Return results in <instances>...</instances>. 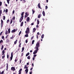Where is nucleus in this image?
<instances>
[{"label": "nucleus", "instance_id": "nucleus-1", "mask_svg": "<svg viewBox=\"0 0 74 74\" xmlns=\"http://www.w3.org/2000/svg\"><path fill=\"white\" fill-rule=\"evenodd\" d=\"M40 40L38 41V42H37L36 44V46L34 48L35 49H36V50L34 51L33 52V54L35 55V54H36L37 53V52H38V50H39L38 48L40 47Z\"/></svg>", "mask_w": 74, "mask_h": 74}, {"label": "nucleus", "instance_id": "nucleus-39", "mask_svg": "<svg viewBox=\"0 0 74 74\" xmlns=\"http://www.w3.org/2000/svg\"><path fill=\"white\" fill-rule=\"evenodd\" d=\"M12 19L13 20H15V16H14L12 18Z\"/></svg>", "mask_w": 74, "mask_h": 74}, {"label": "nucleus", "instance_id": "nucleus-2", "mask_svg": "<svg viewBox=\"0 0 74 74\" xmlns=\"http://www.w3.org/2000/svg\"><path fill=\"white\" fill-rule=\"evenodd\" d=\"M24 13L25 12H22V13H21V17L20 20H19V22L21 23L22 21V20L23 19V17H24V16H23V14H24Z\"/></svg>", "mask_w": 74, "mask_h": 74}, {"label": "nucleus", "instance_id": "nucleus-10", "mask_svg": "<svg viewBox=\"0 0 74 74\" xmlns=\"http://www.w3.org/2000/svg\"><path fill=\"white\" fill-rule=\"evenodd\" d=\"M16 32V29H14L13 30H12L11 31V32L12 33H15Z\"/></svg>", "mask_w": 74, "mask_h": 74}, {"label": "nucleus", "instance_id": "nucleus-21", "mask_svg": "<svg viewBox=\"0 0 74 74\" xmlns=\"http://www.w3.org/2000/svg\"><path fill=\"white\" fill-rule=\"evenodd\" d=\"M17 41H18V40H16V41L14 42V44H16V43H17Z\"/></svg>", "mask_w": 74, "mask_h": 74}, {"label": "nucleus", "instance_id": "nucleus-35", "mask_svg": "<svg viewBox=\"0 0 74 74\" xmlns=\"http://www.w3.org/2000/svg\"><path fill=\"white\" fill-rule=\"evenodd\" d=\"M35 41L34 40H33L32 42V44H34V42Z\"/></svg>", "mask_w": 74, "mask_h": 74}, {"label": "nucleus", "instance_id": "nucleus-34", "mask_svg": "<svg viewBox=\"0 0 74 74\" xmlns=\"http://www.w3.org/2000/svg\"><path fill=\"white\" fill-rule=\"evenodd\" d=\"M14 38V36H13V35H12V37H10V39H13V38Z\"/></svg>", "mask_w": 74, "mask_h": 74}, {"label": "nucleus", "instance_id": "nucleus-48", "mask_svg": "<svg viewBox=\"0 0 74 74\" xmlns=\"http://www.w3.org/2000/svg\"><path fill=\"white\" fill-rule=\"evenodd\" d=\"M34 38V36H33L32 37H31V40H33V38Z\"/></svg>", "mask_w": 74, "mask_h": 74}, {"label": "nucleus", "instance_id": "nucleus-17", "mask_svg": "<svg viewBox=\"0 0 74 74\" xmlns=\"http://www.w3.org/2000/svg\"><path fill=\"white\" fill-rule=\"evenodd\" d=\"M37 25H39L40 23V21L38 20V19L37 20Z\"/></svg>", "mask_w": 74, "mask_h": 74}, {"label": "nucleus", "instance_id": "nucleus-49", "mask_svg": "<svg viewBox=\"0 0 74 74\" xmlns=\"http://www.w3.org/2000/svg\"><path fill=\"white\" fill-rule=\"evenodd\" d=\"M21 39H20V40L18 42L19 44H20L21 43Z\"/></svg>", "mask_w": 74, "mask_h": 74}, {"label": "nucleus", "instance_id": "nucleus-9", "mask_svg": "<svg viewBox=\"0 0 74 74\" xmlns=\"http://www.w3.org/2000/svg\"><path fill=\"white\" fill-rule=\"evenodd\" d=\"M36 28H34L33 29V33H35V32H36Z\"/></svg>", "mask_w": 74, "mask_h": 74}, {"label": "nucleus", "instance_id": "nucleus-37", "mask_svg": "<svg viewBox=\"0 0 74 74\" xmlns=\"http://www.w3.org/2000/svg\"><path fill=\"white\" fill-rule=\"evenodd\" d=\"M2 39H3V40H4V36H2Z\"/></svg>", "mask_w": 74, "mask_h": 74}, {"label": "nucleus", "instance_id": "nucleus-32", "mask_svg": "<svg viewBox=\"0 0 74 74\" xmlns=\"http://www.w3.org/2000/svg\"><path fill=\"white\" fill-rule=\"evenodd\" d=\"M32 14H34V13L35 12V11L34 10H33V9H32Z\"/></svg>", "mask_w": 74, "mask_h": 74}, {"label": "nucleus", "instance_id": "nucleus-4", "mask_svg": "<svg viewBox=\"0 0 74 74\" xmlns=\"http://www.w3.org/2000/svg\"><path fill=\"white\" fill-rule=\"evenodd\" d=\"M25 15L24 17L25 18H26V17H27L29 15V13H28V12H27L25 13Z\"/></svg>", "mask_w": 74, "mask_h": 74}, {"label": "nucleus", "instance_id": "nucleus-61", "mask_svg": "<svg viewBox=\"0 0 74 74\" xmlns=\"http://www.w3.org/2000/svg\"><path fill=\"white\" fill-rule=\"evenodd\" d=\"M17 60H18L15 59V62H17Z\"/></svg>", "mask_w": 74, "mask_h": 74}, {"label": "nucleus", "instance_id": "nucleus-50", "mask_svg": "<svg viewBox=\"0 0 74 74\" xmlns=\"http://www.w3.org/2000/svg\"><path fill=\"white\" fill-rule=\"evenodd\" d=\"M3 32H1L0 34V36H1V35H2V33H3Z\"/></svg>", "mask_w": 74, "mask_h": 74}, {"label": "nucleus", "instance_id": "nucleus-43", "mask_svg": "<svg viewBox=\"0 0 74 74\" xmlns=\"http://www.w3.org/2000/svg\"><path fill=\"white\" fill-rule=\"evenodd\" d=\"M2 5V2L0 1V6H1Z\"/></svg>", "mask_w": 74, "mask_h": 74}, {"label": "nucleus", "instance_id": "nucleus-27", "mask_svg": "<svg viewBox=\"0 0 74 74\" xmlns=\"http://www.w3.org/2000/svg\"><path fill=\"white\" fill-rule=\"evenodd\" d=\"M1 14H2V10H0V16H1Z\"/></svg>", "mask_w": 74, "mask_h": 74}, {"label": "nucleus", "instance_id": "nucleus-55", "mask_svg": "<svg viewBox=\"0 0 74 74\" xmlns=\"http://www.w3.org/2000/svg\"><path fill=\"white\" fill-rule=\"evenodd\" d=\"M8 35H6V37H5V38H8Z\"/></svg>", "mask_w": 74, "mask_h": 74}, {"label": "nucleus", "instance_id": "nucleus-8", "mask_svg": "<svg viewBox=\"0 0 74 74\" xmlns=\"http://www.w3.org/2000/svg\"><path fill=\"white\" fill-rule=\"evenodd\" d=\"M6 71H8V63L6 64Z\"/></svg>", "mask_w": 74, "mask_h": 74}, {"label": "nucleus", "instance_id": "nucleus-57", "mask_svg": "<svg viewBox=\"0 0 74 74\" xmlns=\"http://www.w3.org/2000/svg\"><path fill=\"white\" fill-rule=\"evenodd\" d=\"M32 59L33 60V61H34V60L35 59V58L34 57H33Z\"/></svg>", "mask_w": 74, "mask_h": 74}, {"label": "nucleus", "instance_id": "nucleus-59", "mask_svg": "<svg viewBox=\"0 0 74 74\" xmlns=\"http://www.w3.org/2000/svg\"><path fill=\"white\" fill-rule=\"evenodd\" d=\"M32 71L30 72L29 74H32Z\"/></svg>", "mask_w": 74, "mask_h": 74}, {"label": "nucleus", "instance_id": "nucleus-29", "mask_svg": "<svg viewBox=\"0 0 74 74\" xmlns=\"http://www.w3.org/2000/svg\"><path fill=\"white\" fill-rule=\"evenodd\" d=\"M7 2L8 4L10 3V0H7Z\"/></svg>", "mask_w": 74, "mask_h": 74}, {"label": "nucleus", "instance_id": "nucleus-14", "mask_svg": "<svg viewBox=\"0 0 74 74\" xmlns=\"http://www.w3.org/2000/svg\"><path fill=\"white\" fill-rule=\"evenodd\" d=\"M1 27H2L3 23V20L1 19Z\"/></svg>", "mask_w": 74, "mask_h": 74}, {"label": "nucleus", "instance_id": "nucleus-12", "mask_svg": "<svg viewBox=\"0 0 74 74\" xmlns=\"http://www.w3.org/2000/svg\"><path fill=\"white\" fill-rule=\"evenodd\" d=\"M26 34L25 35V37H29V35H28V34H29V33H26Z\"/></svg>", "mask_w": 74, "mask_h": 74}, {"label": "nucleus", "instance_id": "nucleus-28", "mask_svg": "<svg viewBox=\"0 0 74 74\" xmlns=\"http://www.w3.org/2000/svg\"><path fill=\"white\" fill-rule=\"evenodd\" d=\"M22 3H26V0H23Z\"/></svg>", "mask_w": 74, "mask_h": 74}, {"label": "nucleus", "instance_id": "nucleus-22", "mask_svg": "<svg viewBox=\"0 0 74 74\" xmlns=\"http://www.w3.org/2000/svg\"><path fill=\"white\" fill-rule=\"evenodd\" d=\"M10 28H9L8 29V33L9 34V33H10V32H11V31H10Z\"/></svg>", "mask_w": 74, "mask_h": 74}, {"label": "nucleus", "instance_id": "nucleus-23", "mask_svg": "<svg viewBox=\"0 0 74 74\" xmlns=\"http://www.w3.org/2000/svg\"><path fill=\"white\" fill-rule=\"evenodd\" d=\"M27 59L30 60V56H28L27 57Z\"/></svg>", "mask_w": 74, "mask_h": 74}, {"label": "nucleus", "instance_id": "nucleus-54", "mask_svg": "<svg viewBox=\"0 0 74 74\" xmlns=\"http://www.w3.org/2000/svg\"><path fill=\"white\" fill-rule=\"evenodd\" d=\"M36 56H37V55L36 54H35L34 55V58L36 57Z\"/></svg>", "mask_w": 74, "mask_h": 74}, {"label": "nucleus", "instance_id": "nucleus-38", "mask_svg": "<svg viewBox=\"0 0 74 74\" xmlns=\"http://www.w3.org/2000/svg\"><path fill=\"white\" fill-rule=\"evenodd\" d=\"M9 22H10V20L8 19L7 20V23H8Z\"/></svg>", "mask_w": 74, "mask_h": 74}, {"label": "nucleus", "instance_id": "nucleus-7", "mask_svg": "<svg viewBox=\"0 0 74 74\" xmlns=\"http://www.w3.org/2000/svg\"><path fill=\"white\" fill-rule=\"evenodd\" d=\"M11 70L12 71H14L16 70L15 68V67H12L11 68Z\"/></svg>", "mask_w": 74, "mask_h": 74}, {"label": "nucleus", "instance_id": "nucleus-5", "mask_svg": "<svg viewBox=\"0 0 74 74\" xmlns=\"http://www.w3.org/2000/svg\"><path fill=\"white\" fill-rule=\"evenodd\" d=\"M12 58H13V52H12L11 53V57H10V60L11 61L12 59Z\"/></svg>", "mask_w": 74, "mask_h": 74}, {"label": "nucleus", "instance_id": "nucleus-6", "mask_svg": "<svg viewBox=\"0 0 74 74\" xmlns=\"http://www.w3.org/2000/svg\"><path fill=\"white\" fill-rule=\"evenodd\" d=\"M38 6L39 8H40V9H42V8L41 7V5L40 4V3H39L38 4Z\"/></svg>", "mask_w": 74, "mask_h": 74}, {"label": "nucleus", "instance_id": "nucleus-60", "mask_svg": "<svg viewBox=\"0 0 74 74\" xmlns=\"http://www.w3.org/2000/svg\"><path fill=\"white\" fill-rule=\"evenodd\" d=\"M21 62H22V59H20V64L21 63Z\"/></svg>", "mask_w": 74, "mask_h": 74}, {"label": "nucleus", "instance_id": "nucleus-63", "mask_svg": "<svg viewBox=\"0 0 74 74\" xmlns=\"http://www.w3.org/2000/svg\"><path fill=\"white\" fill-rule=\"evenodd\" d=\"M27 65H29V62H28L27 63Z\"/></svg>", "mask_w": 74, "mask_h": 74}, {"label": "nucleus", "instance_id": "nucleus-3", "mask_svg": "<svg viewBox=\"0 0 74 74\" xmlns=\"http://www.w3.org/2000/svg\"><path fill=\"white\" fill-rule=\"evenodd\" d=\"M30 33V29H29V28L28 27L26 29V30L25 31V33H28L29 34Z\"/></svg>", "mask_w": 74, "mask_h": 74}, {"label": "nucleus", "instance_id": "nucleus-62", "mask_svg": "<svg viewBox=\"0 0 74 74\" xmlns=\"http://www.w3.org/2000/svg\"><path fill=\"white\" fill-rule=\"evenodd\" d=\"M23 55V53H21V56H22Z\"/></svg>", "mask_w": 74, "mask_h": 74}, {"label": "nucleus", "instance_id": "nucleus-15", "mask_svg": "<svg viewBox=\"0 0 74 74\" xmlns=\"http://www.w3.org/2000/svg\"><path fill=\"white\" fill-rule=\"evenodd\" d=\"M25 49V47H23L22 48V50L21 51V52H23V51H24V50Z\"/></svg>", "mask_w": 74, "mask_h": 74}, {"label": "nucleus", "instance_id": "nucleus-52", "mask_svg": "<svg viewBox=\"0 0 74 74\" xmlns=\"http://www.w3.org/2000/svg\"><path fill=\"white\" fill-rule=\"evenodd\" d=\"M4 73V71H2L1 73V74H3Z\"/></svg>", "mask_w": 74, "mask_h": 74}, {"label": "nucleus", "instance_id": "nucleus-18", "mask_svg": "<svg viewBox=\"0 0 74 74\" xmlns=\"http://www.w3.org/2000/svg\"><path fill=\"white\" fill-rule=\"evenodd\" d=\"M23 22H21L20 24V26H23Z\"/></svg>", "mask_w": 74, "mask_h": 74}, {"label": "nucleus", "instance_id": "nucleus-25", "mask_svg": "<svg viewBox=\"0 0 74 74\" xmlns=\"http://www.w3.org/2000/svg\"><path fill=\"white\" fill-rule=\"evenodd\" d=\"M42 14L43 15L45 16V12L44 11H43L42 12Z\"/></svg>", "mask_w": 74, "mask_h": 74}, {"label": "nucleus", "instance_id": "nucleus-19", "mask_svg": "<svg viewBox=\"0 0 74 74\" xmlns=\"http://www.w3.org/2000/svg\"><path fill=\"white\" fill-rule=\"evenodd\" d=\"M41 14H39L38 15V18H41Z\"/></svg>", "mask_w": 74, "mask_h": 74}, {"label": "nucleus", "instance_id": "nucleus-51", "mask_svg": "<svg viewBox=\"0 0 74 74\" xmlns=\"http://www.w3.org/2000/svg\"><path fill=\"white\" fill-rule=\"evenodd\" d=\"M7 58L8 59V58H9V55H8V54L7 55Z\"/></svg>", "mask_w": 74, "mask_h": 74}, {"label": "nucleus", "instance_id": "nucleus-64", "mask_svg": "<svg viewBox=\"0 0 74 74\" xmlns=\"http://www.w3.org/2000/svg\"><path fill=\"white\" fill-rule=\"evenodd\" d=\"M19 72L18 74H21V72Z\"/></svg>", "mask_w": 74, "mask_h": 74}, {"label": "nucleus", "instance_id": "nucleus-56", "mask_svg": "<svg viewBox=\"0 0 74 74\" xmlns=\"http://www.w3.org/2000/svg\"><path fill=\"white\" fill-rule=\"evenodd\" d=\"M27 42H28V40H27V39L25 40V43H27Z\"/></svg>", "mask_w": 74, "mask_h": 74}, {"label": "nucleus", "instance_id": "nucleus-33", "mask_svg": "<svg viewBox=\"0 0 74 74\" xmlns=\"http://www.w3.org/2000/svg\"><path fill=\"white\" fill-rule=\"evenodd\" d=\"M3 20H5V16H3Z\"/></svg>", "mask_w": 74, "mask_h": 74}, {"label": "nucleus", "instance_id": "nucleus-45", "mask_svg": "<svg viewBox=\"0 0 74 74\" xmlns=\"http://www.w3.org/2000/svg\"><path fill=\"white\" fill-rule=\"evenodd\" d=\"M22 69H20L19 71L18 72H21V71H22Z\"/></svg>", "mask_w": 74, "mask_h": 74}, {"label": "nucleus", "instance_id": "nucleus-30", "mask_svg": "<svg viewBox=\"0 0 74 74\" xmlns=\"http://www.w3.org/2000/svg\"><path fill=\"white\" fill-rule=\"evenodd\" d=\"M21 44H22V43H20L19 44V45L18 46V47H20V48H21Z\"/></svg>", "mask_w": 74, "mask_h": 74}, {"label": "nucleus", "instance_id": "nucleus-31", "mask_svg": "<svg viewBox=\"0 0 74 74\" xmlns=\"http://www.w3.org/2000/svg\"><path fill=\"white\" fill-rule=\"evenodd\" d=\"M6 43L8 42H10V40H8V39H7L6 40Z\"/></svg>", "mask_w": 74, "mask_h": 74}, {"label": "nucleus", "instance_id": "nucleus-46", "mask_svg": "<svg viewBox=\"0 0 74 74\" xmlns=\"http://www.w3.org/2000/svg\"><path fill=\"white\" fill-rule=\"evenodd\" d=\"M27 66V65H25L24 67V68L25 69H26V67Z\"/></svg>", "mask_w": 74, "mask_h": 74}, {"label": "nucleus", "instance_id": "nucleus-53", "mask_svg": "<svg viewBox=\"0 0 74 74\" xmlns=\"http://www.w3.org/2000/svg\"><path fill=\"white\" fill-rule=\"evenodd\" d=\"M2 53H5V51H4V50H3L2 51Z\"/></svg>", "mask_w": 74, "mask_h": 74}, {"label": "nucleus", "instance_id": "nucleus-26", "mask_svg": "<svg viewBox=\"0 0 74 74\" xmlns=\"http://www.w3.org/2000/svg\"><path fill=\"white\" fill-rule=\"evenodd\" d=\"M30 54V53L28 52L27 53L26 55V56H28V55H29Z\"/></svg>", "mask_w": 74, "mask_h": 74}, {"label": "nucleus", "instance_id": "nucleus-24", "mask_svg": "<svg viewBox=\"0 0 74 74\" xmlns=\"http://www.w3.org/2000/svg\"><path fill=\"white\" fill-rule=\"evenodd\" d=\"M44 37V34H42L41 36L42 39V38H43Z\"/></svg>", "mask_w": 74, "mask_h": 74}, {"label": "nucleus", "instance_id": "nucleus-36", "mask_svg": "<svg viewBox=\"0 0 74 74\" xmlns=\"http://www.w3.org/2000/svg\"><path fill=\"white\" fill-rule=\"evenodd\" d=\"M22 33V31H21L18 34V36H20V34Z\"/></svg>", "mask_w": 74, "mask_h": 74}, {"label": "nucleus", "instance_id": "nucleus-40", "mask_svg": "<svg viewBox=\"0 0 74 74\" xmlns=\"http://www.w3.org/2000/svg\"><path fill=\"white\" fill-rule=\"evenodd\" d=\"M8 9H6L5 10V12H7V13L8 12Z\"/></svg>", "mask_w": 74, "mask_h": 74}, {"label": "nucleus", "instance_id": "nucleus-11", "mask_svg": "<svg viewBox=\"0 0 74 74\" xmlns=\"http://www.w3.org/2000/svg\"><path fill=\"white\" fill-rule=\"evenodd\" d=\"M30 20V17H27V22H29Z\"/></svg>", "mask_w": 74, "mask_h": 74}, {"label": "nucleus", "instance_id": "nucleus-47", "mask_svg": "<svg viewBox=\"0 0 74 74\" xmlns=\"http://www.w3.org/2000/svg\"><path fill=\"white\" fill-rule=\"evenodd\" d=\"M48 7L47 6H45V9L46 10H47L48 9Z\"/></svg>", "mask_w": 74, "mask_h": 74}, {"label": "nucleus", "instance_id": "nucleus-41", "mask_svg": "<svg viewBox=\"0 0 74 74\" xmlns=\"http://www.w3.org/2000/svg\"><path fill=\"white\" fill-rule=\"evenodd\" d=\"M1 42H3V41L2 40H1L0 41V44H1Z\"/></svg>", "mask_w": 74, "mask_h": 74}, {"label": "nucleus", "instance_id": "nucleus-20", "mask_svg": "<svg viewBox=\"0 0 74 74\" xmlns=\"http://www.w3.org/2000/svg\"><path fill=\"white\" fill-rule=\"evenodd\" d=\"M5 34H6V35H7L8 34V31H7V30H6V31H5Z\"/></svg>", "mask_w": 74, "mask_h": 74}, {"label": "nucleus", "instance_id": "nucleus-42", "mask_svg": "<svg viewBox=\"0 0 74 74\" xmlns=\"http://www.w3.org/2000/svg\"><path fill=\"white\" fill-rule=\"evenodd\" d=\"M12 23V19H11L10 21V24H11Z\"/></svg>", "mask_w": 74, "mask_h": 74}, {"label": "nucleus", "instance_id": "nucleus-16", "mask_svg": "<svg viewBox=\"0 0 74 74\" xmlns=\"http://www.w3.org/2000/svg\"><path fill=\"white\" fill-rule=\"evenodd\" d=\"M3 48H4V46H3V45H2L1 49V50H3Z\"/></svg>", "mask_w": 74, "mask_h": 74}, {"label": "nucleus", "instance_id": "nucleus-58", "mask_svg": "<svg viewBox=\"0 0 74 74\" xmlns=\"http://www.w3.org/2000/svg\"><path fill=\"white\" fill-rule=\"evenodd\" d=\"M15 12V10H13L12 12V13L14 14Z\"/></svg>", "mask_w": 74, "mask_h": 74}, {"label": "nucleus", "instance_id": "nucleus-44", "mask_svg": "<svg viewBox=\"0 0 74 74\" xmlns=\"http://www.w3.org/2000/svg\"><path fill=\"white\" fill-rule=\"evenodd\" d=\"M5 58V54L4 56H3L2 57V59H4Z\"/></svg>", "mask_w": 74, "mask_h": 74}, {"label": "nucleus", "instance_id": "nucleus-13", "mask_svg": "<svg viewBox=\"0 0 74 74\" xmlns=\"http://www.w3.org/2000/svg\"><path fill=\"white\" fill-rule=\"evenodd\" d=\"M28 71H29V69H26V70L25 71L26 73V74H27V73H28Z\"/></svg>", "mask_w": 74, "mask_h": 74}]
</instances>
